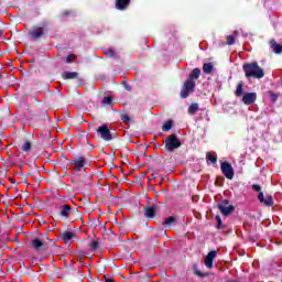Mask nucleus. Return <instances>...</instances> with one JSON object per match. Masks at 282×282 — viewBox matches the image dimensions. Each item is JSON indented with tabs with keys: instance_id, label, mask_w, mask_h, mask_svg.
Wrapping results in <instances>:
<instances>
[{
	"instance_id": "nucleus-1",
	"label": "nucleus",
	"mask_w": 282,
	"mask_h": 282,
	"mask_svg": "<svg viewBox=\"0 0 282 282\" xmlns=\"http://www.w3.org/2000/svg\"><path fill=\"white\" fill-rule=\"evenodd\" d=\"M199 76H202V69L194 68L189 74V77L187 78V80L183 84V87L181 89V98L183 99L188 98L191 94L195 91V87H196L195 80H197Z\"/></svg>"
},
{
	"instance_id": "nucleus-2",
	"label": "nucleus",
	"mask_w": 282,
	"mask_h": 282,
	"mask_svg": "<svg viewBox=\"0 0 282 282\" xmlns=\"http://www.w3.org/2000/svg\"><path fill=\"white\" fill-rule=\"evenodd\" d=\"M242 70L246 78H257L259 80L265 76V72L259 66L258 62L245 63L242 65Z\"/></svg>"
},
{
	"instance_id": "nucleus-3",
	"label": "nucleus",
	"mask_w": 282,
	"mask_h": 282,
	"mask_svg": "<svg viewBox=\"0 0 282 282\" xmlns=\"http://www.w3.org/2000/svg\"><path fill=\"white\" fill-rule=\"evenodd\" d=\"M47 32V23L42 22L40 26H33L29 30V36L33 41H39V39H43Z\"/></svg>"
},
{
	"instance_id": "nucleus-4",
	"label": "nucleus",
	"mask_w": 282,
	"mask_h": 282,
	"mask_svg": "<svg viewBox=\"0 0 282 282\" xmlns=\"http://www.w3.org/2000/svg\"><path fill=\"white\" fill-rule=\"evenodd\" d=\"M165 151H169V153H172V151H175V149H180L182 147V141L177 139V134H171L165 138Z\"/></svg>"
},
{
	"instance_id": "nucleus-5",
	"label": "nucleus",
	"mask_w": 282,
	"mask_h": 282,
	"mask_svg": "<svg viewBox=\"0 0 282 282\" xmlns=\"http://www.w3.org/2000/svg\"><path fill=\"white\" fill-rule=\"evenodd\" d=\"M30 246L35 252H47L50 250V245L39 238H32Z\"/></svg>"
},
{
	"instance_id": "nucleus-6",
	"label": "nucleus",
	"mask_w": 282,
	"mask_h": 282,
	"mask_svg": "<svg viewBox=\"0 0 282 282\" xmlns=\"http://www.w3.org/2000/svg\"><path fill=\"white\" fill-rule=\"evenodd\" d=\"M72 215H78V212L68 204H64L58 207V217H62V219H69Z\"/></svg>"
},
{
	"instance_id": "nucleus-7",
	"label": "nucleus",
	"mask_w": 282,
	"mask_h": 282,
	"mask_svg": "<svg viewBox=\"0 0 282 282\" xmlns=\"http://www.w3.org/2000/svg\"><path fill=\"white\" fill-rule=\"evenodd\" d=\"M220 170H221L223 175H225V177L227 180L235 178V169L228 161H225L220 164Z\"/></svg>"
},
{
	"instance_id": "nucleus-8",
	"label": "nucleus",
	"mask_w": 282,
	"mask_h": 282,
	"mask_svg": "<svg viewBox=\"0 0 282 282\" xmlns=\"http://www.w3.org/2000/svg\"><path fill=\"white\" fill-rule=\"evenodd\" d=\"M229 200L228 199H224L221 202V204L217 205L218 210H220L221 215H224L225 217H228V215H230L231 213H235V206L229 205Z\"/></svg>"
},
{
	"instance_id": "nucleus-9",
	"label": "nucleus",
	"mask_w": 282,
	"mask_h": 282,
	"mask_svg": "<svg viewBox=\"0 0 282 282\" xmlns=\"http://www.w3.org/2000/svg\"><path fill=\"white\" fill-rule=\"evenodd\" d=\"M69 164L75 166V171L80 172L87 166V159L85 156H76L74 160H70Z\"/></svg>"
},
{
	"instance_id": "nucleus-10",
	"label": "nucleus",
	"mask_w": 282,
	"mask_h": 282,
	"mask_svg": "<svg viewBox=\"0 0 282 282\" xmlns=\"http://www.w3.org/2000/svg\"><path fill=\"white\" fill-rule=\"evenodd\" d=\"M97 133H100L101 139H104L106 142H109V140H113V137L111 135V130H109V126H107L106 123L97 129Z\"/></svg>"
},
{
	"instance_id": "nucleus-11",
	"label": "nucleus",
	"mask_w": 282,
	"mask_h": 282,
	"mask_svg": "<svg viewBox=\"0 0 282 282\" xmlns=\"http://www.w3.org/2000/svg\"><path fill=\"white\" fill-rule=\"evenodd\" d=\"M18 147L23 151V153H30V151H32V141L23 137L20 139Z\"/></svg>"
},
{
	"instance_id": "nucleus-12",
	"label": "nucleus",
	"mask_w": 282,
	"mask_h": 282,
	"mask_svg": "<svg viewBox=\"0 0 282 282\" xmlns=\"http://www.w3.org/2000/svg\"><path fill=\"white\" fill-rule=\"evenodd\" d=\"M258 199L260 204H264V206H274V197H272V195H268L265 198L263 192H259Z\"/></svg>"
},
{
	"instance_id": "nucleus-13",
	"label": "nucleus",
	"mask_w": 282,
	"mask_h": 282,
	"mask_svg": "<svg viewBox=\"0 0 282 282\" xmlns=\"http://www.w3.org/2000/svg\"><path fill=\"white\" fill-rule=\"evenodd\" d=\"M217 259V251H209L205 258V268L208 270H213V263Z\"/></svg>"
},
{
	"instance_id": "nucleus-14",
	"label": "nucleus",
	"mask_w": 282,
	"mask_h": 282,
	"mask_svg": "<svg viewBox=\"0 0 282 282\" xmlns=\"http://www.w3.org/2000/svg\"><path fill=\"white\" fill-rule=\"evenodd\" d=\"M242 102L243 105H254L257 102V93H245Z\"/></svg>"
},
{
	"instance_id": "nucleus-15",
	"label": "nucleus",
	"mask_w": 282,
	"mask_h": 282,
	"mask_svg": "<svg viewBox=\"0 0 282 282\" xmlns=\"http://www.w3.org/2000/svg\"><path fill=\"white\" fill-rule=\"evenodd\" d=\"M155 213H156L155 206L144 207V216L148 217V219H155Z\"/></svg>"
},
{
	"instance_id": "nucleus-16",
	"label": "nucleus",
	"mask_w": 282,
	"mask_h": 282,
	"mask_svg": "<svg viewBox=\"0 0 282 282\" xmlns=\"http://www.w3.org/2000/svg\"><path fill=\"white\" fill-rule=\"evenodd\" d=\"M129 3H131V0H116L115 8L117 10H127Z\"/></svg>"
},
{
	"instance_id": "nucleus-17",
	"label": "nucleus",
	"mask_w": 282,
	"mask_h": 282,
	"mask_svg": "<svg viewBox=\"0 0 282 282\" xmlns=\"http://www.w3.org/2000/svg\"><path fill=\"white\" fill-rule=\"evenodd\" d=\"M62 78H64V80H73L74 78H78V73L66 70L62 73Z\"/></svg>"
},
{
	"instance_id": "nucleus-18",
	"label": "nucleus",
	"mask_w": 282,
	"mask_h": 282,
	"mask_svg": "<svg viewBox=\"0 0 282 282\" xmlns=\"http://www.w3.org/2000/svg\"><path fill=\"white\" fill-rule=\"evenodd\" d=\"M175 224H177V218H175V216H170L163 221V226L165 228H170V226H175Z\"/></svg>"
},
{
	"instance_id": "nucleus-19",
	"label": "nucleus",
	"mask_w": 282,
	"mask_h": 282,
	"mask_svg": "<svg viewBox=\"0 0 282 282\" xmlns=\"http://www.w3.org/2000/svg\"><path fill=\"white\" fill-rule=\"evenodd\" d=\"M271 50H273L274 54H282V45L274 40L271 41Z\"/></svg>"
},
{
	"instance_id": "nucleus-20",
	"label": "nucleus",
	"mask_w": 282,
	"mask_h": 282,
	"mask_svg": "<svg viewBox=\"0 0 282 282\" xmlns=\"http://www.w3.org/2000/svg\"><path fill=\"white\" fill-rule=\"evenodd\" d=\"M193 272L196 276H198L199 279H204V276H208V273H204L198 269V264L194 263L193 264Z\"/></svg>"
},
{
	"instance_id": "nucleus-21",
	"label": "nucleus",
	"mask_w": 282,
	"mask_h": 282,
	"mask_svg": "<svg viewBox=\"0 0 282 282\" xmlns=\"http://www.w3.org/2000/svg\"><path fill=\"white\" fill-rule=\"evenodd\" d=\"M199 109V104L197 102H194L192 104L188 109H187V113H189V116H195L197 113Z\"/></svg>"
},
{
	"instance_id": "nucleus-22",
	"label": "nucleus",
	"mask_w": 282,
	"mask_h": 282,
	"mask_svg": "<svg viewBox=\"0 0 282 282\" xmlns=\"http://www.w3.org/2000/svg\"><path fill=\"white\" fill-rule=\"evenodd\" d=\"M104 53L108 58H118V53H116V51L112 47L106 48Z\"/></svg>"
},
{
	"instance_id": "nucleus-23",
	"label": "nucleus",
	"mask_w": 282,
	"mask_h": 282,
	"mask_svg": "<svg viewBox=\"0 0 282 282\" xmlns=\"http://www.w3.org/2000/svg\"><path fill=\"white\" fill-rule=\"evenodd\" d=\"M235 96H237V98L243 96V82H239L235 91Z\"/></svg>"
},
{
	"instance_id": "nucleus-24",
	"label": "nucleus",
	"mask_w": 282,
	"mask_h": 282,
	"mask_svg": "<svg viewBox=\"0 0 282 282\" xmlns=\"http://www.w3.org/2000/svg\"><path fill=\"white\" fill-rule=\"evenodd\" d=\"M236 41H237V31H235L230 35H227V45H235Z\"/></svg>"
},
{
	"instance_id": "nucleus-25",
	"label": "nucleus",
	"mask_w": 282,
	"mask_h": 282,
	"mask_svg": "<svg viewBox=\"0 0 282 282\" xmlns=\"http://www.w3.org/2000/svg\"><path fill=\"white\" fill-rule=\"evenodd\" d=\"M62 239L64 240L65 243H67V241H72V239H74V232L72 231H65L62 235Z\"/></svg>"
},
{
	"instance_id": "nucleus-26",
	"label": "nucleus",
	"mask_w": 282,
	"mask_h": 282,
	"mask_svg": "<svg viewBox=\"0 0 282 282\" xmlns=\"http://www.w3.org/2000/svg\"><path fill=\"white\" fill-rule=\"evenodd\" d=\"M204 74H213V63H205L203 65Z\"/></svg>"
},
{
	"instance_id": "nucleus-27",
	"label": "nucleus",
	"mask_w": 282,
	"mask_h": 282,
	"mask_svg": "<svg viewBox=\"0 0 282 282\" xmlns=\"http://www.w3.org/2000/svg\"><path fill=\"white\" fill-rule=\"evenodd\" d=\"M173 129V121L170 119L162 126V131L167 132Z\"/></svg>"
},
{
	"instance_id": "nucleus-28",
	"label": "nucleus",
	"mask_w": 282,
	"mask_h": 282,
	"mask_svg": "<svg viewBox=\"0 0 282 282\" xmlns=\"http://www.w3.org/2000/svg\"><path fill=\"white\" fill-rule=\"evenodd\" d=\"M69 17H74V11L65 10L59 14L61 19H67Z\"/></svg>"
},
{
	"instance_id": "nucleus-29",
	"label": "nucleus",
	"mask_w": 282,
	"mask_h": 282,
	"mask_svg": "<svg viewBox=\"0 0 282 282\" xmlns=\"http://www.w3.org/2000/svg\"><path fill=\"white\" fill-rule=\"evenodd\" d=\"M207 162H212V164H217V154L207 153Z\"/></svg>"
},
{
	"instance_id": "nucleus-30",
	"label": "nucleus",
	"mask_w": 282,
	"mask_h": 282,
	"mask_svg": "<svg viewBox=\"0 0 282 282\" xmlns=\"http://www.w3.org/2000/svg\"><path fill=\"white\" fill-rule=\"evenodd\" d=\"M101 102H102V105H112L113 97H111V96L104 97Z\"/></svg>"
},
{
	"instance_id": "nucleus-31",
	"label": "nucleus",
	"mask_w": 282,
	"mask_h": 282,
	"mask_svg": "<svg viewBox=\"0 0 282 282\" xmlns=\"http://www.w3.org/2000/svg\"><path fill=\"white\" fill-rule=\"evenodd\" d=\"M120 118L126 124H129V122H131V117H129V115L127 113L120 115Z\"/></svg>"
},
{
	"instance_id": "nucleus-32",
	"label": "nucleus",
	"mask_w": 282,
	"mask_h": 282,
	"mask_svg": "<svg viewBox=\"0 0 282 282\" xmlns=\"http://www.w3.org/2000/svg\"><path fill=\"white\" fill-rule=\"evenodd\" d=\"M91 250H98L100 248V242L98 240H93L90 243Z\"/></svg>"
},
{
	"instance_id": "nucleus-33",
	"label": "nucleus",
	"mask_w": 282,
	"mask_h": 282,
	"mask_svg": "<svg viewBox=\"0 0 282 282\" xmlns=\"http://www.w3.org/2000/svg\"><path fill=\"white\" fill-rule=\"evenodd\" d=\"M269 96L271 98V102H276V100H279V95L274 91H269Z\"/></svg>"
},
{
	"instance_id": "nucleus-34",
	"label": "nucleus",
	"mask_w": 282,
	"mask_h": 282,
	"mask_svg": "<svg viewBox=\"0 0 282 282\" xmlns=\"http://www.w3.org/2000/svg\"><path fill=\"white\" fill-rule=\"evenodd\" d=\"M216 221H218V225H217L218 230H221V228H224V225L221 223V217L219 215L216 216Z\"/></svg>"
},
{
	"instance_id": "nucleus-35",
	"label": "nucleus",
	"mask_w": 282,
	"mask_h": 282,
	"mask_svg": "<svg viewBox=\"0 0 282 282\" xmlns=\"http://www.w3.org/2000/svg\"><path fill=\"white\" fill-rule=\"evenodd\" d=\"M76 61V55L70 54L66 57V63H74Z\"/></svg>"
},
{
	"instance_id": "nucleus-36",
	"label": "nucleus",
	"mask_w": 282,
	"mask_h": 282,
	"mask_svg": "<svg viewBox=\"0 0 282 282\" xmlns=\"http://www.w3.org/2000/svg\"><path fill=\"white\" fill-rule=\"evenodd\" d=\"M78 254H79V258H80V259L86 258V257H87V251H86V250H83V249H79V250H78Z\"/></svg>"
},
{
	"instance_id": "nucleus-37",
	"label": "nucleus",
	"mask_w": 282,
	"mask_h": 282,
	"mask_svg": "<svg viewBox=\"0 0 282 282\" xmlns=\"http://www.w3.org/2000/svg\"><path fill=\"white\" fill-rule=\"evenodd\" d=\"M252 189L256 191V193H261V185L259 184H253Z\"/></svg>"
},
{
	"instance_id": "nucleus-38",
	"label": "nucleus",
	"mask_w": 282,
	"mask_h": 282,
	"mask_svg": "<svg viewBox=\"0 0 282 282\" xmlns=\"http://www.w3.org/2000/svg\"><path fill=\"white\" fill-rule=\"evenodd\" d=\"M104 282H116V280L107 278V275H105Z\"/></svg>"
},
{
	"instance_id": "nucleus-39",
	"label": "nucleus",
	"mask_w": 282,
	"mask_h": 282,
	"mask_svg": "<svg viewBox=\"0 0 282 282\" xmlns=\"http://www.w3.org/2000/svg\"><path fill=\"white\" fill-rule=\"evenodd\" d=\"M11 184H15L17 180L15 178H10Z\"/></svg>"
},
{
	"instance_id": "nucleus-40",
	"label": "nucleus",
	"mask_w": 282,
	"mask_h": 282,
	"mask_svg": "<svg viewBox=\"0 0 282 282\" xmlns=\"http://www.w3.org/2000/svg\"><path fill=\"white\" fill-rule=\"evenodd\" d=\"M126 89H127L128 91H131V87H130V86H126Z\"/></svg>"
},
{
	"instance_id": "nucleus-41",
	"label": "nucleus",
	"mask_w": 282,
	"mask_h": 282,
	"mask_svg": "<svg viewBox=\"0 0 282 282\" xmlns=\"http://www.w3.org/2000/svg\"><path fill=\"white\" fill-rule=\"evenodd\" d=\"M0 36H3V31L2 30H0Z\"/></svg>"
},
{
	"instance_id": "nucleus-42",
	"label": "nucleus",
	"mask_w": 282,
	"mask_h": 282,
	"mask_svg": "<svg viewBox=\"0 0 282 282\" xmlns=\"http://www.w3.org/2000/svg\"><path fill=\"white\" fill-rule=\"evenodd\" d=\"M87 144H89V139H86Z\"/></svg>"
},
{
	"instance_id": "nucleus-43",
	"label": "nucleus",
	"mask_w": 282,
	"mask_h": 282,
	"mask_svg": "<svg viewBox=\"0 0 282 282\" xmlns=\"http://www.w3.org/2000/svg\"><path fill=\"white\" fill-rule=\"evenodd\" d=\"M111 191V188L110 187H108V193Z\"/></svg>"
},
{
	"instance_id": "nucleus-44",
	"label": "nucleus",
	"mask_w": 282,
	"mask_h": 282,
	"mask_svg": "<svg viewBox=\"0 0 282 282\" xmlns=\"http://www.w3.org/2000/svg\"><path fill=\"white\" fill-rule=\"evenodd\" d=\"M52 246H54V242L51 240Z\"/></svg>"
},
{
	"instance_id": "nucleus-45",
	"label": "nucleus",
	"mask_w": 282,
	"mask_h": 282,
	"mask_svg": "<svg viewBox=\"0 0 282 282\" xmlns=\"http://www.w3.org/2000/svg\"><path fill=\"white\" fill-rule=\"evenodd\" d=\"M109 195H110V197L112 196V194H111V193H110Z\"/></svg>"
}]
</instances>
